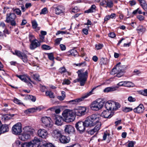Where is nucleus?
Here are the masks:
<instances>
[{
  "instance_id": "obj_1",
  "label": "nucleus",
  "mask_w": 147,
  "mask_h": 147,
  "mask_svg": "<svg viewBox=\"0 0 147 147\" xmlns=\"http://www.w3.org/2000/svg\"><path fill=\"white\" fill-rule=\"evenodd\" d=\"M77 73L78 74L79 79L80 80V84L81 86H84L87 81L88 77V71L87 70L84 72V69L79 70Z\"/></svg>"
},
{
  "instance_id": "obj_2",
  "label": "nucleus",
  "mask_w": 147,
  "mask_h": 147,
  "mask_svg": "<svg viewBox=\"0 0 147 147\" xmlns=\"http://www.w3.org/2000/svg\"><path fill=\"white\" fill-rule=\"evenodd\" d=\"M41 139L35 137L34 139L28 143L25 142L21 144V147H38L40 144Z\"/></svg>"
},
{
  "instance_id": "obj_3",
  "label": "nucleus",
  "mask_w": 147,
  "mask_h": 147,
  "mask_svg": "<svg viewBox=\"0 0 147 147\" xmlns=\"http://www.w3.org/2000/svg\"><path fill=\"white\" fill-rule=\"evenodd\" d=\"M104 103V100H100V99H97L92 102L90 105V108L94 111H98L103 107Z\"/></svg>"
},
{
  "instance_id": "obj_4",
  "label": "nucleus",
  "mask_w": 147,
  "mask_h": 147,
  "mask_svg": "<svg viewBox=\"0 0 147 147\" xmlns=\"http://www.w3.org/2000/svg\"><path fill=\"white\" fill-rule=\"evenodd\" d=\"M62 115L65 121L66 122H72L75 119L73 112L69 109L65 110L62 113Z\"/></svg>"
},
{
  "instance_id": "obj_5",
  "label": "nucleus",
  "mask_w": 147,
  "mask_h": 147,
  "mask_svg": "<svg viewBox=\"0 0 147 147\" xmlns=\"http://www.w3.org/2000/svg\"><path fill=\"white\" fill-rule=\"evenodd\" d=\"M96 88V87H94L90 92L84 94L81 98L70 100L69 101V102L72 104H76L82 101L84 98L91 95L92 94L93 90Z\"/></svg>"
},
{
  "instance_id": "obj_6",
  "label": "nucleus",
  "mask_w": 147,
  "mask_h": 147,
  "mask_svg": "<svg viewBox=\"0 0 147 147\" xmlns=\"http://www.w3.org/2000/svg\"><path fill=\"white\" fill-rule=\"evenodd\" d=\"M42 125L45 127H51L53 124V122L51 119L48 117H44L41 119Z\"/></svg>"
},
{
  "instance_id": "obj_7",
  "label": "nucleus",
  "mask_w": 147,
  "mask_h": 147,
  "mask_svg": "<svg viewBox=\"0 0 147 147\" xmlns=\"http://www.w3.org/2000/svg\"><path fill=\"white\" fill-rule=\"evenodd\" d=\"M124 70L122 69L121 67H116L113 68L111 72V75L116 74V76L119 78L122 76L124 74Z\"/></svg>"
},
{
  "instance_id": "obj_8",
  "label": "nucleus",
  "mask_w": 147,
  "mask_h": 147,
  "mask_svg": "<svg viewBox=\"0 0 147 147\" xmlns=\"http://www.w3.org/2000/svg\"><path fill=\"white\" fill-rule=\"evenodd\" d=\"M12 133L16 135H19L22 132L21 124L18 123L14 125L12 127Z\"/></svg>"
},
{
  "instance_id": "obj_9",
  "label": "nucleus",
  "mask_w": 147,
  "mask_h": 147,
  "mask_svg": "<svg viewBox=\"0 0 147 147\" xmlns=\"http://www.w3.org/2000/svg\"><path fill=\"white\" fill-rule=\"evenodd\" d=\"M76 127L80 133L82 134L85 131L86 127L84 122L79 121L75 125Z\"/></svg>"
},
{
  "instance_id": "obj_10",
  "label": "nucleus",
  "mask_w": 147,
  "mask_h": 147,
  "mask_svg": "<svg viewBox=\"0 0 147 147\" xmlns=\"http://www.w3.org/2000/svg\"><path fill=\"white\" fill-rule=\"evenodd\" d=\"M86 108L85 107H80L74 109V113L76 115L81 116L86 113Z\"/></svg>"
},
{
  "instance_id": "obj_11",
  "label": "nucleus",
  "mask_w": 147,
  "mask_h": 147,
  "mask_svg": "<svg viewBox=\"0 0 147 147\" xmlns=\"http://www.w3.org/2000/svg\"><path fill=\"white\" fill-rule=\"evenodd\" d=\"M64 128V132L67 134H71L74 133L75 132V128L71 125H66L65 126Z\"/></svg>"
},
{
  "instance_id": "obj_12",
  "label": "nucleus",
  "mask_w": 147,
  "mask_h": 147,
  "mask_svg": "<svg viewBox=\"0 0 147 147\" xmlns=\"http://www.w3.org/2000/svg\"><path fill=\"white\" fill-rule=\"evenodd\" d=\"M30 45V48L31 50H33L38 47H39L40 45V42H38L36 39L33 40Z\"/></svg>"
},
{
  "instance_id": "obj_13",
  "label": "nucleus",
  "mask_w": 147,
  "mask_h": 147,
  "mask_svg": "<svg viewBox=\"0 0 147 147\" xmlns=\"http://www.w3.org/2000/svg\"><path fill=\"white\" fill-rule=\"evenodd\" d=\"M53 117L54 119L55 120V124L58 126H61L65 121L64 118L58 115H55Z\"/></svg>"
},
{
  "instance_id": "obj_14",
  "label": "nucleus",
  "mask_w": 147,
  "mask_h": 147,
  "mask_svg": "<svg viewBox=\"0 0 147 147\" xmlns=\"http://www.w3.org/2000/svg\"><path fill=\"white\" fill-rule=\"evenodd\" d=\"M104 107L107 110H113V107L115 105L114 101L111 100L105 102V101Z\"/></svg>"
},
{
  "instance_id": "obj_15",
  "label": "nucleus",
  "mask_w": 147,
  "mask_h": 147,
  "mask_svg": "<svg viewBox=\"0 0 147 147\" xmlns=\"http://www.w3.org/2000/svg\"><path fill=\"white\" fill-rule=\"evenodd\" d=\"M109 111L107 110L104 111L102 113L101 116L105 118H110L113 115L114 113Z\"/></svg>"
},
{
  "instance_id": "obj_16",
  "label": "nucleus",
  "mask_w": 147,
  "mask_h": 147,
  "mask_svg": "<svg viewBox=\"0 0 147 147\" xmlns=\"http://www.w3.org/2000/svg\"><path fill=\"white\" fill-rule=\"evenodd\" d=\"M88 117L92 122L94 123V125L98 123V122H99L98 121L99 120L100 115L98 114H93Z\"/></svg>"
},
{
  "instance_id": "obj_17",
  "label": "nucleus",
  "mask_w": 147,
  "mask_h": 147,
  "mask_svg": "<svg viewBox=\"0 0 147 147\" xmlns=\"http://www.w3.org/2000/svg\"><path fill=\"white\" fill-rule=\"evenodd\" d=\"M38 135L43 138H46L47 136L48 133L47 131L44 129H40L38 130L37 132Z\"/></svg>"
},
{
  "instance_id": "obj_18",
  "label": "nucleus",
  "mask_w": 147,
  "mask_h": 147,
  "mask_svg": "<svg viewBox=\"0 0 147 147\" xmlns=\"http://www.w3.org/2000/svg\"><path fill=\"white\" fill-rule=\"evenodd\" d=\"M16 18V16L14 13H9L6 14V20L5 22L7 23L10 22L11 21L14 20Z\"/></svg>"
},
{
  "instance_id": "obj_19",
  "label": "nucleus",
  "mask_w": 147,
  "mask_h": 147,
  "mask_svg": "<svg viewBox=\"0 0 147 147\" xmlns=\"http://www.w3.org/2000/svg\"><path fill=\"white\" fill-rule=\"evenodd\" d=\"M30 134L25 132L22 133L19 136V139L22 141L27 140L30 138Z\"/></svg>"
},
{
  "instance_id": "obj_20",
  "label": "nucleus",
  "mask_w": 147,
  "mask_h": 147,
  "mask_svg": "<svg viewBox=\"0 0 147 147\" xmlns=\"http://www.w3.org/2000/svg\"><path fill=\"white\" fill-rule=\"evenodd\" d=\"M23 129L26 133H28L30 135H32L35 131V130L30 126H26L24 127Z\"/></svg>"
},
{
  "instance_id": "obj_21",
  "label": "nucleus",
  "mask_w": 147,
  "mask_h": 147,
  "mask_svg": "<svg viewBox=\"0 0 147 147\" xmlns=\"http://www.w3.org/2000/svg\"><path fill=\"white\" fill-rule=\"evenodd\" d=\"M144 110V107L142 104H140L138 106L133 110L135 113H142Z\"/></svg>"
},
{
  "instance_id": "obj_22",
  "label": "nucleus",
  "mask_w": 147,
  "mask_h": 147,
  "mask_svg": "<svg viewBox=\"0 0 147 147\" xmlns=\"http://www.w3.org/2000/svg\"><path fill=\"white\" fill-rule=\"evenodd\" d=\"M62 135L61 131L57 129L54 130L52 133L53 137L57 139L58 138L59 139Z\"/></svg>"
},
{
  "instance_id": "obj_23",
  "label": "nucleus",
  "mask_w": 147,
  "mask_h": 147,
  "mask_svg": "<svg viewBox=\"0 0 147 147\" xmlns=\"http://www.w3.org/2000/svg\"><path fill=\"white\" fill-rule=\"evenodd\" d=\"M9 131V127L7 125L5 124L1 125L0 128V135L1 134L4 133Z\"/></svg>"
},
{
  "instance_id": "obj_24",
  "label": "nucleus",
  "mask_w": 147,
  "mask_h": 147,
  "mask_svg": "<svg viewBox=\"0 0 147 147\" xmlns=\"http://www.w3.org/2000/svg\"><path fill=\"white\" fill-rule=\"evenodd\" d=\"M86 127H92L94 126V123H93L91 120L88 117L84 122Z\"/></svg>"
},
{
  "instance_id": "obj_25",
  "label": "nucleus",
  "mask_w": 147,
  "mask_h": 147,
  "mask_svg": "<svg viewBox=\"0 0 147 147\" xmlns=\"http://www.w3.org/2000/svg\"><path fill=\"white\" fill-rule=\"evenodd\" d=\"M139 2L140 6L146 12H147V3L144 0H138Z\"/></svg>"
},
{
  "instance_id": "obj_26",
  "label": "nucleus",
  "mask_w": 147,
  "mask_h": 147,
  "mask_svg": "<svg viewBox=\"0 0 147 147\" xmlns=\"http://www.w3.org/2000/svg\"><path fill=\"white\" fill-rule=\"evenodd\" d=\"M64 10V9L63 7L59 6L55 8V13L56 14L59 15L61 13H63Z\"/></svg>"
},
{
  "instance_id": "obj_27",
  "label": "nucleus",
  "mask_w": 147,
  "mask_h": 147,
  "mask_svg": "<svg viewBox=\"0 0 147 147\" xmlns=\"http://www.w3.org/2000/svg\"><path fill=\"white\" fill-rule=\"evenodd\" d=\"M59 140L63 144H66L68 143L69 140L65 136L62 135Z\"/></svg>"
},
{
  "instance_id": "obj_28",
  "label": "nucleus",
  "mask_w": 147,
  "mask_h": 147,
  "mask_svg": "<svg viewBox=\"0 0 147 147\" xmlns=\"http://www.w3.org/2000/svg\"><path fill=\"white\" fill-rule=\"evenodd\" d=\"M96 6L94 5H92L90 8L88 9L85 11V13H89L95 12L96 11Z\"/></svg>"
},
{
  "instance_id": "obj_29",
  "label": "nucleus",
  "mask_w": 147,
  "mask_h": 147,
  "mask_svg": "<svg viewBox=\"0 0 147 147\" xmlns=\"http://www.w3.org/2000/svg\"><path fill=\"white\" fill-rule=\"evenodd\" d=\"M69 55H71L72 56H76L78 54L77 51L75 49H72L70 50L67 52Z\"/></svg>"
},
{
  "instance_id": "obj_30",
  "label": "nucleus",
  "mask_w": 147,
  "mask_h": 147,
  "mask_svg": "<svg viewBox=\"0 0 147 147\" xmlns=\"http://www.w3.org/2000/svg\"><path fill=\"white\" fill-rule=\"evenodd\" d=\"M116 89L117 88L116 87H108L106 88L104 90V92H108L111 91L115 90H116Z\"/></svg>"
},
{
  "instance_id": "obj_31",
  "label": "nucleus",
  "mask_w": 147,
  "mask_h": 147,
  "mask_svg": "<svg viewBox=\"0 0 147 147\" xmlns=\"http://www.w3.org/2000/svg\"><path fill=\"white\" fill-rule=\"evenodd\" d=\"M95 125H96L93 129L94 131H95L96 132L98 131L100 129L101 124L100 122H98V123H96Z\"/></svg>"
},
{
  "instance_id": "obj_32",
  "label": "nucleus",
  "mask_w": 147,
  "mask_h": 147,
  "mask_svg": "<svg viewBox=\"0 0 147 147\" xmlns=\"http://www.w3.org/2000/svg\"><path fill=\"white\" fill-rule=\"evenodd\" d=\"M12 53L14 55L17 56L20 58L24 53H22L20 51L17 50H15V52H13Z\"/></svg>"
},
{
  "instance_id": "obj_33",
  "label": "nucleus",
  "mask_w": 147,
  "mask_h": 147,
  "mask_svg": "<svg viewBox=\"0 0 147 147\" xmlns=\"http://www.w3.org/2000/svg\"><path fill=\"white\" fill-rule=\"evenodd\" d=\"M113 6V3L111 0H107V5L106 8L108 7L110 8H112Z\"/></svg>"
},
{
  "instance_id": "obj_34",
  "label": "nucleus",
  "mask_w": 147,
  "mask_h": 147,
  "mask_svg": "<svg viewBox=\"0 0 147 147\" xmlns=\"http://www.w3.org/2000/svg\"><path fill=\"white\" fill-rule=\"evenodd\" d=\"M25 63H26L28 62V56L25 53H24L20 58Z\"/></svg>"
},
{
  "instance_id": "obj_35",
  "label": "nucleus",
  "mask_w": 147,
  "mask_h": 147,
  "mask_svg": "<svg viewBox=\"0 0 147 147\" xmlns=\"http://www.w3.org/2000/svg\"><path fill=\"white\" fill-rule=\"evenodd\" d=\"M137 30L138 33H144L145 31V28L142 26H140L138 28Z\"/></svg>"
},
{
  "instance_id": "obj_36",
  "label": "nucleus",
  "mask_w": 147,
  "mask_h": 147,
  "mask_svg": "<svg viewBox=\"0 0 147 147\" xmlns=\"http://www.w3.org/2000/svg\"><path fill=\"white\" fill-rule=\"evenodd\" d=\"M45 94L47 96H49L50 98H53L55 97L53 93L51 91H46Z\"/></svg>"
},
{
  "instance_id": "obj_37",
  "label": "nucleus",
  "mask_w": 147,
  "mask_h": 147,
  "mask_svg": "<svg viewBox=\"0 0 147 147\" xmlns=\"http://www.w3.org/2000/svg\"><path fill=\"white\" fill-rule=\"evenodd\" d=\"M137 13H138L139 14H141L142 13V11L141 9H140L139 8H138L137 9L134 11L132 13V14L133 15H136Z\"/></svg>"
},
{
  "instance_id": "obj_38",
  "label": "nucleus",
  "mask_w": 147,
  "mask_h": 147,
  "mask_svg": "<svg viewBox=\"0 0 147 147\" xmlns=\"http://www.w3.org/2000/svg\"><path fill=\"white\" fill-rule=\"evenodd\" d=\"M54 145L51 143H47L43 144L40 147H54Z\"/></svg>"
},
{
  "instance_id": "obj_39",
  "label": "nucleus",
  "mask_w": 147,
  "mask_h": 147,
  "mask_svg": "<svg viewBox=\"0 0 147 147\" xmlns=\"http://www.w3.org/2000/svg\"><path fill=\"white\" fill-rule=\"evenodd\" d=\"M115 105L113 107V111L116 110L120 107V104L118 102H114Z\"/></svg>"
},
{
  "instance_id": "obj_40",
  "label": "nucleus",
  "mask_w": 147,
  "mask_h": 147,
  "mask_svg": "<svg viewBox=\"0 0 147 147\" xmlns=\"http://www.w3.org/2000/svg\"><path fill=\"white\" fill-rule=\"evenodd\" d=\"M48 57L49 59L53 61V63H54V57L53 56V53H48Z\"/></svg>"
},
{
  "instance_id": "obj_41",
  "label": "nucleus",
  "mask_w": 147,
  "mask_h": 147,
  "mask_svg": "<svg viewBox=\"0 0 147 147\" xmlns=\"http://www.w3.org/2000/svg\"><path fill=\"white\" fill-rule=\"evenodd\" d=\"M21 142L19 140H16L15 143L13 144V147H20L19 146L21 144Z\"/></svg>"
},
{
  "instance_id": "obj_42",
  "label": "nucleus",
  "mask_w": 147,
  "mask_h": 147,
  "mask_svg": "<svg viewBox=\"0 0 147 147\" xmlns=\"http://www.w3.org/2000/svg\"><path fill=\"white\" fill-rule=\"evenodd\" d=\"M13 10L16 14L20 16H21L22 14L21 11L19 9L16 8L14 9V8H13Z\"/></svg>"
},
{
  "instance_id": "obj_43",
  "label": "nucleus",
  "mask_w": 147,
  "mask_h": 147,
  "mask_svg": "<svg viewBox=\"0 0 147 147\" xmlns=\"http://www.w3.org/2000/svg\"><path fill=\"white\" fill-rule=\"evenodd\" d=\"M62 39V38H57L55 40L54 45H58Z\"/></svg>"
},
{
  "instance_id": "obj_44",
  "label": "nucleus",
  "mask_w": 147,
  "mask_h": 147,
  "mask_svg": "<svg viewBox=\"0 0 147 147\" xmlns=\"http://www.w3.org/2000/svg\"><path fill=\"white\" fill-rule=\"evenodd\" d=\"M42 48L45 50H49L52 48L50 46L46 45H42Z\"/></svg>"
},
{
  "instance_id": "obj_45",
  "label": "nucleus",
  "mask_w": 147,
  "mask_h": 147,
  "mask_svg": "<svg viewBox=\"0 0 147 147\" xmlns=\"http://www.w3.org/2000/svg\"><path fill=\"white\" fill-rule=\"evenodd\" d=\"M66 71V69L64 67H61L59 70V72L61 74L64 73Z\"/></svg>"
},
{
  "instance_id": "obj_46",
  "label": "nucleus",
  "mask_w": 147,
  "mask_h": 147,
  "mask_svg": "<svg viewBox=\"0 0 147 147\" xmlns=\"http://www.w3.org/2000/svg\"><path fill=\"white\" fill-rule=\"evenodd\" d=\"M133 84V83L129 81H125V86L130 87H131Z\"/></svg>"
},
{
  "instance_id": "obj_47",
  "label": "nucleus",
  "mask_w": 147,
  "mask_h": 147,
  "mask_svg": "<svg viewBox=\"0 0 147 147\" xmlns=\"http://www.w3.org/2000/svg\"><path fill=\"white\" fill-rule=\"evenodd\" d=\"M39 75L38 74H36L33 75V78L36 81H40V80H39Z\"/></svg>"
},
{
  "instance_id": "obj_48",
  "label": "nucleus",
  "mask_w": 147,
  "mask_h": 147,
  "mask_svg": "<svg viewBox=\"0 0 147 147\" xmlns=\"http://www.w3.org/2000/svg\"><path fill=\"white\" fill-rule=\"evenodd\" d=\"M133 110L132 108L129 107H125L123 109V111L127 113L132 111Z\"/></svg>"
},
{
  "instance_id": "obj_49",
  "label": "nucleus",
  "mask_w": 147,
  "mask_h": 147,
  "mask_svg": "<svg viewBox=\"0 0 147 147\" xmlns=\"http://www.w3.org/2000/svg\"><path fill=\"white\" fill-rule=\"evenodd\" d=\"M38 24L35 20H34L32 22V26L33 28H36L37 27Z\"/></svg>"
},
{
  "instance_id": "obj_50",
  "label": "nucleus",
  "mask_w": 147,
  "mask_h": 147,
  "mask_svg": "<svg viewBox=\"0 0 147 147\" xmlns=\"http://www.w3.org/2000/svg\"><path fill=\"white\" fill-rule=\"evenodd\" d=\"M134 75H138L141 74V72L139 70L135 69L133 72Z\"/></svg>"
},
{
  "instance_id": "obj_51",
  "label": "nucleus",
  "mask_w": 147,
  "mask_h": 147,
  "mask_svg": "<svg viewBox=\"0 0 147 147\" xmlns=\"http://www.w3.org/2000/svg\"><path fill=\"white\" fill-rule=\"evenodd\" d=\"M135 143V142L133 141H129L128 142V147H134V145Z\"/></svg>"
},
{
  "instance_id": "obj_52",
  "label": "nucleus",
  "mask_w": 147,
  "mask_h": 147,
  "mask_svg": "<svg viewBox=\"0 0 147 147\" xmlns=\"http://www.w3.org/2000/svg\"><path fill=\"white\" fill-rule=\"evenodd\" d=\"M47 13V10L46 7H45L41 10V11L40 13V15L45 14Z\"/></svg>"
},
{
  "instance_id": "obj_53",
  "label": "nucleus",
  "mask_w": 147,
  "mask_h": 147,
  "mask_svg": "<svg viewBox=\"0 0 147 147\" xmlns=\"http://www.w3.org/2000/svg\"><path fill=\"white\" fill-rule=\"evenodd\" d=\"M70 82L68 79H64L63 80V82L62 83V84L63 85L66 84L68 85L70 84Z\"/></svg>"
},
{
  "instance_id": "obj_54",
  "label": "nucleus",
  "mask_w": 147,
  "mask_h": 147,
  "mask_svg": "<svg viewBox=\"0 0 147 147\" xmlns=\"http://www.w3.org/2000/svg\"><path fill=\"white\" fill-rule=\"evenodd\" d=\"M28 38L29 39V41L30 42H31L32 41H33V40L34 39H36L34 36L31 34H30L29 35Z\"/></svg>"
},
{
  "instance_id": "obj_55",
  "label": "nucleus",
  "mask_w": 147,
  "mask_h": 147,
  "mask_svg": "<svg viewBox=\"0 0 147 147\" xmlns=\"http://www.w3.org/2000/svg\"><path fill=\"white\" fill-rule=\"evenodd\" d=\"M128 100L130 102H133L136 100V99L131 96H130L128 97Z\"/></svg>"
},
{
  "instance_id": "obj_56",
  "label": "nucleus",
  "mask_w": 147,
  "mask_h": 147,
  "mask_svg": "<svg viewBox=\"0 0 147 147\" xmlns=\"http://www.w3.org/2000/svg\"><path fill=\"white\" fill-rule=\"evenodd\" d=\"M103 47V45L100 44H99L96 45V48L97 50H99L101 49Z\"/></svg>"
},
{
  "instance_id": "obj_57",
  "label": "nucleus",
  "mask_w": 147,
  "mask_h": 147,
  "mask_svg": "<svg viewBox=\"0 0 147 147\" xmlns=\"http://www.w3.org/2000/svg\"><path fill=\"white\" fill-rule=\"evenodd\" d=\"M100 4L101 5L106 7L107 5V0H103L100 3Z\"/></svg>"
},
{
  "instance_id": "obj_58",
  "label": "nucleus",
  "mask_w": 147,
  "mask_h": 147,
  "mask_svg": "<svg viewBox=\"0 0 147 147\" xmlns=\"http://www.w3.org/2000/svg\"><path fill=\"white\" fill-rule=\"evenodd\" d=\"M14 102L17 104L19 105L23 104L21 102H20V100L16 98H14Z\"/></svg>"
},
{
  "instance_id": "obj_59",
  "label": "nucleus",
  "mask_w": 147,
  "mask_h": 147,
  "mask_svg": "<svg viewBox=\"0 0 147 147\" xmlns=\"http://www.w3.org/2000/svg\"><path fill=\"white\" fill-rule=\"evenodd\" d=\"M40 40L38 42H40V43L42 42H45V37L43 35H40Z\"/></svg>"
},
{
  "instance_id": "obj_60",
  "label": "nucleus",
  "mask_w": 147,
  "mask_h": 147,
  "mask_svg": "<svg viewBox=\"0 0 147 147\" xmlns=\"http://www.w3.org/2000/svg\"><path fill=\"white\" fill-rule=\"evenodd\" d=\"M137 18L140 21H142L144 20V16L142 15H139L137 16Z\"/></svg>"
},
{
  "instance_id": "obj_61",
  "label": "nucleus",
  "mask_w": 147,
  "mask_h": 147,
  "mask_svg": "<svg viewBox=\"0 0 147 147\" xmlns=\"http://www.w3.org/2000/svg\"><path fill=\"white\" fill-rule=\"evenodd\" d=\"M60 47L61 51L65 50L66 49V47L65 45L62 44L60 45Z\"/></svg>"
},
{
  "instance_id": "obj_62",
  "label": "nucleus",
  "mask_w": 147,
  "mask_h": 147,
  "mask_svg": "<svg viewBox=\"0 0 147 147\" xmlns=\"http://www.w3.org/2000/svg\"><path fill=\"white\" fill-rule=\"evenodd\" d=\"M95 132H96V131H94L93 129H92L88 131V133L91 135L94 134V133Z\"/></svg>"
},
{
  "instance_id": "obj_63",
  "label": "nucleus",
  "mask_w": 147,
  "mask_h": 147,
  "mask_svg": "<svg viewBox=\"0 0 147 147\" xmlns=\"http://www.w3.org/2000/svg\"><path fill=\"white\" fill-rule=\"evenodd\" d=\"M109 36L111 38H114L116 36V35L114 33L111 32L109 34Z\"/></svg>"
},
{
  "instance_id": "obj_64",
  "label": "nucleus",
  "mask_w": 147,
  "mask_h": 147,
  "mask_svg": "<svg viewBox=\"0 0 147 147\" xmlns=\"http://www.w3.org/2000/svg\"><path fill=\"white\" fill-rule=\"evenodd\" d=\"M141 94L144 96H147V89L144 90L142 92Z\"/></svg>"
}]
</instances>
